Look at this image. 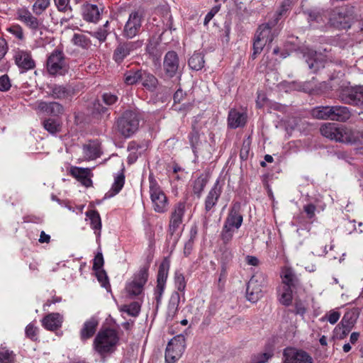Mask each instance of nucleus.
Here are the masks:
<instances>
[{"mask_svg":"<svg viewBox=\"0 0 363 363\" xmlns=\"http://www.w3.org/2000/svg\"><path fill=\"white\" fill-rule=\"evenodd\" d=\"M242 220L243 217L240 212V205L234 204L224 222L220 234L221 240L225 244L231 241L235 230L240 228Z\"/></svg>","mask_w":363,"mask_h":363,"instance_id":"1","label":"nucleus"},{"mask_svg":"<svg viewBox=\"0 0 363 363\" xmlns=\"http://www.w3.org/2000/svg\"><path fill=\"white\" fill-rule=\"evenodd\" d=\"M320 130L322 135L330 140L345 143L354 141L353 130L344 126L339 127L335 123H324Z\"/></svg>","mask_w":363,"mask_h":363,"instance_id":"2","label":"nucleus"},{"mask_svg":"<svg viewBox=\"0 0 363 363\" xmlns=\"http://www.w3.org/2000/svg\"><path fill=\"white\" fill-rule=\"evenodd\" d=\"M118 341L115 330L106 329L99 332L94 342V348L101 354L112 352Z\"/></svg>","mask_w":363,"mask_h":363,"instance_id":"3","label":"nucleus"},{"mask_svg":"<svg viewBox=\"0 0 363 363\" xmlns=\"http://www.w3.org/2000/svg\"><path fill=\"white\" fill-rule=\"evenodd\" d=\"M69 67L65 55L60 50H54L47 60V70L53 76H64L68 73Z\"/></svg>","mask_w":363,"mask_h":363,"instance_id":"4","label":"nucleus"},{"mask_svg":"<svg viewBox=\"0 0 363 363\" xmlns=\"http://www.w3.org/2000/svg\"><path fill=\"white\" fill-rule=\"evenodd\" d=\"M139 117L136 111H126L118 120V130L125 138L130 137L139 128Z\"/></svg>","mask_w":363,"mask_h":363,"instance_id":"5","label":"nucleus"},{"mask_svg":"<svg viewBox=\"0 0 363 363\" xmlns=\"http://www.w3.org/2000/svg\"><path fill=\"white\" fill-rule=\"evenodd\" d=\"M150 195L152 207L157 213H164L167 210L168 199L160 186L154 180L150 181Z\"/></svg>","mask_w":363,"mask_h":363,"instance_id":"6","label":"nucleus"},{"mask_svg":"<svg viewBox=\"0 0 363 363\" xmlns=\"http://www.w3.org/2000/svg\"><path fill=\"white\" fill-rule=\"evenodd\" d=\"M185 349V337L182 335L174 337L168 343L165 352V361L174 363L182 355Z\"/></svg>","mask_w":363,"mask_h":363,"instance_id":"7","label":"nucleus"},{"mask_svg":"<svg viewBox=\"0 0 363 363\" xmlns=\"http://www.w3.org/2000/svg\"><path fill=\"white\" fill-rule=\"evenodd\" d=\"M148 279V269L143 267L134 275L131 281L126 284L125 291L129 296L140 295Z\"/></svg>","mask_w":363,"mask_h":363,"instance_id":"8","label":"nucleus"},{"mask_svg":"<svg viewBox=\"0 0 363 363\" xmlns=\"http://www.w3.org/2000/svg\"><path fill=\"white\" fill-rule=\"evenodd\" d=\"M274 34L272 33L269 24L261 25L256 33L253 43V57L259 54L264 45L272 42Z\"/></svg>","mask_w":363,"mask_h":363,"instance_id":"9","label":"nucleus"},{"mask_svg":"<svg viewBox=\"0 0 363 363\" xmlns=\"http://www.w3.org/2000/svg\"><path fill=\"white\" fill-rule=\"evenodd\" d=\"M186 210L185 202H179L173 206L169 221V232L171 235L182 228Z\"/></svg>","mask_w":363,"mask_h":363,"instance_id":"10","label":"nucleus"},{"mask_svg":"<svg viewBox=\"0 0 363 363\" xmlns=\"http://www.w3.org/2000/svg\"><path fill=\"white\" fill-rule=\"evenodd\" d=\"M283 363H314V361L306 351L295 348H286L283 354Z\"/></svg>","mask_w":363,"mask_h":363,"instance_id":"11","label":"nucleus"},{"mask_svg":"<svg viewBox=\"0 0 363 363\" xmlns=\"http://www.w3.org/2000/svg\"><path fill=\"white\" fill-rule=\"evenodd\" d=\"M142 21L143 16L139 12L130 13L123 28V35L128 38L137 35L142 26Z\"/></svg>","mask_w":363,"mask_h":363,"instance_id":"12","label":"nucleus"},{"mask_svg":"<svg viewBox=\"0 0 363 363\" xmlns=\"http://www.w3.org/2000/svg\"><path fill=\"white\" fill-rule=\"evenodd\" d=\"M350 19L345 10L342 8H336L333 10L328 18V21L332 26L341 29L350 27Z\"/></svg>","mask_w":363,"mask_h":363,"instance_id":"13","label":"nucleus"},{"mask_svg":"<svg viewBox=\"0 0 363 363\" xmlns=\"http://www.w3.org/2000/svg\"><path fill=\"white\" fill-rule=\"evenodd\" d=\"M306 62L308 65L310 69L316 72L319 69L324 67L327 62L326 55L322 53H318L316 51L309 50L304 55Z\"/></svg>","mask_w":363,"mask_h":363,"instance_id":"14","label":"nucleus"},{"mask_svg":"<svg viewBox=\"0 0 363 363\" xmlns=\"http://www.w3.org/2000/svg\"><path fill=\"white\" fill-rule=\"evenodd\" d=\"M262 296V285L257 277L253 276L247 283L246 289L247 299L252 303H256Z\"/></svg>","mask_w":363,"mask_h":363,"instance_id":"15","label":"nucleus"},{"mask_svg":"<svg viewBox=\"0 0 363 363\" xmlns=\"http://www.w3.org/2000/svg\"><path fill=\"white\" fill-rule=\"evenodd\" d=\"M14 60L16 65L24 71L32 69L35 66V61L32 58L30 52L28 51H16L14 55Z\"/></svg>","mask_w":363,"mask_h":363,"instance_id":"16","label":"nucleus"},{"mask_svg":"<svg viewBox=\"0 0 363 363\" xmlns=\"http://www.w3.org/2000/svg\"><path fill=\"white\" fill-rule=\"evenodd\" d=\"M343 100L354 106H363V86L352 87L343 95Z\"/></svg>","mask_w":363,"mask_h":363,"instance_id":"17","label":"nucleus"},{"mask_svg":"<svg viewBox=\"0 0 363 363\" xmlns=\"http://www.w3.org/2000/svg\"><path fill=\"white\" fill-rule=\"evenodd\" d=\"M16 16L18 20L23 23L33 30H38L40 23L29 11L24 9H18L16 12Z\"/></svg>","mask_w":363,"mask_h":363,"instance_id":"18","label":"nucleus"},{"mask_svg":"<svg viewBox=\"0 0 363 363\" xmlns=\"http://www.w3.org/2000/svg\"><path fill=\"white\" fill-rule=\"evenodd\" d=\"M222 189L223 186L219 180H217L206 198L205 209L206 211H211L216 206L221 194Z\"/></svg>","mask_w":363,"mask_h":363,"instance_id":"19","label":"nucleus"},{"mask_svg":"<svg viewBox=\"0 0 363 363\" xmlns=\"http://www.w3.org/2000/svg\"><path fill=\"white\" fill-rule=\"evenodd\" d=\"M179 68V59L176 52H168L164 60V69L170 77L175 75Z\"/></svg>","mask_w":363,"mask_h":363,"instance_id":"20","label":"nucleus"},{"mask_svg":"<svg viewBox=\"0 0 363 363\" xmlns=\"http://www.w3.org/2000/svg\"><path fill=\"white\" fill-rule=\"evenodd\" d=\"M136 45H140V43L136 42L119 44L113 53L114 60L118 63L121 62L136 48Z\"/></svg>","mask_w":363,"mask_h":363,"instance_id":"21","label":"nucleus"},{"mask_svg":"<svg viewBox=\"0 0 363 363\" xmlns=\"http://www.w3.org/2000/svg\"><path fill=\"white\" fill-rule=\"evenodd\" d=\"M281 286L295 288L299 282L293 269L288 267L282 268L281 271Z\"/></svg>","mask_w":363,"mask_h":363,"instance_id":"22","label":"nucleus"},{"mask_svg":"<svg viewBox=\"0 0 363 363\" xmlns=\"http://www.w3.org/2000/svg\"><path fill=\"white\" fill-rule=\"evenodd\" d=\"M247 121V115L243 112H240L235 109L230 111L228 117V125L230 128H237L242 127Z\"/></svg>","mask_w":363,"mask_h":363,"instance_id":"23","label":"nucleus"},{"mask_svg":"<svg viewBox=\"0 0 363 363\" xmlns=\"http://www.w3.org/2000/svg\"><path fill=\"white\" fill-rule=\"evenodd\" d=\"M70 174L86 187L92 184L90 169L73 167L70 169Z\"/></svg>","mask_w":363,"mask_h":363,"instance_id":"24","label":"nucleus"},{"mask_svg":"<svg viewBox=\"0 0 363 363\" xmlns=\"http://www.w3.org/2000/svg\"><path fill=\"white\" fill-rule=\"evenodd\" d=\"M63 317L58 313H52L47 315L43 320V327L48 330H55L61 327Z\"/></svg>","mask_w":363,"mask_h":363,"instance_id":"25","label":"nucleus"},{"mask_svg":"<svg viewBox=\"0 0 363 363\" xmlns=\"http://www.w3.org/2000/svg\"><path fill=\"white\" fill-rule=\"evenodd\" d=\"M84 157L88 160H94L101 155L100 143L98 141H91L84 145L83 147Z\"/></svg>","mask_w":363,"mask_h":363,"instance_id":"26","label":"nucleus"},{"mask_svg":"<svg viewBox=\"0 0 363 363\" xmlns=\"http://www.w3.org/2000/svg\"><path fill=\"white\" fill-rule=\"evenodd\" d=\"M82 16L85 21L96 23L100 17V11L97 6L85 4L82 7Z\"/></svg>","mask_w":363,"mask_h":363,"instance_id":"27","label":"nucleus"},{"mask_svg":"<svg viewBox=\"0 0 363 363\" xmlns=\"http://www.w3.org/2000/svg\"><path fill=\"white\" fill-rule=\"evenodd\" d=\"M331 116L330 120L345 121L350 117V112L345 106H331Z\"/></svg>","mask_w":363,"mask_h":363,"instance_id":"28","label":"nucleus"},{"mask_svg":"<svg viewBox=\"0 0 363 363\" xmlns=\"http://www.w3.org/2000/svg\"><path fill=\"white\" fill-rule=\"evenodd\" d=\"M125 183V177L123 173L118 174L114 179V182L108 191L105 194L104 199H110L120 192Z\"/></svg>","mask_w":363,"mask_h":363,"instance_id":"29","label":"nucleus"},{"mask_svg":"<svg viewBox=\"0 0 363 363\" xmlns=\"http://www.w3.org/2000/svg\"><path fill=\"white\" fill-rule=\"evenodd\" d=\"M38 109L48 114L58 115L63 112V107L57 102L46 103L41 101L38 105Z\"/></svg>","mask_w":363,"mask_h":363,"instance_id":"30","label":"nucleus"},{"mask_svg":"<svg viewBox=\"0 0 363 363\" xmlns=\"http://www.w3.org/2000/svg\"><path fill=\"white\" fill-rule=\"evenodd\" d=\"M74 91L69 86L55 85L52 88L51 95L55 99H68L73 95Z\"/></svg>","mask_w":363,"mask_h":363,"instance_id":"31","label":"nucleus"},{"mask_svg":"<svg viewBox=\"0 0 363 363\" xmlns=\"http://www.w3.org/2000/svg\"><path fill=\"white\" fill-rule=\"evenodd\" d=\"M97 325L98 321L93 318L86 321L80 332L82 340L90 338L94 334Z\"/></svg>","mask_w":363,"mask_h":363,"instance_id":"32","label":"nucleus"},{"mask_svg":"<svg viewBox=\"0 0 363 363\" xmlns=\"http://www.w3.org/2000/svg\"><path fill=\"white\" fill-rule=\"evenodd\" d=\"M86 216L90 220L91 227L94 230V233L97 237H99L101 235V221L99 213L91 210L86 212Z\"/></svg>","mask_w":363,"mask_h":363,"instance_id":"33","label":"nucleus"},{"mask_svg":"<svg viewBox=\"0 0 363 363\" xmlns=\"http://www.w3.org/2000/svg\"><path fill=\"white\" fill-rule=\"evenodd\" d=\"M179 299L180 297L178 293H174L171 296L167 311V317L168 319L172 320L177 314Z\"/></svg>","mask_w":363,"mask_h":363,"instance_id":"34","label":"nucleus"},{"mask_svg":"<svg viewBox=\"0 0 363 363\" xmlns=\"http://www.w3.org/2000/svg\"><path fill=\"white\" fill-rule=\"evenodd\" d=\"M169 261L164 259L160 265L158 274H157V284L160 285H165L169 269Z\"/></svg>","mask_w":363,"mask_h":363,"instance_id":"35","label":"nucleus"},{"mask_svg":"<svg viewBox=\"0 0 363 363\" xmlns=\"http://www.w3.org/2000/svg\"><path fill=\"white\" fill-rule=\"evenodd\" d=\"M294 288L280 286L279 289V301L284 306H289L292 301V291Z\"/></svg>","mask_w":363,"mask_h":363,"instance_id":"36","label":"nucleus"},{"mask_svg":"<svg viewBox=\"0 0 363 363\" xmlns=\"http://www.w3.org/2000/svg\"><path fill=\"white\" fill-rule=\"evenodd\" d=\"M331 106H319L313 109L312 116L318 119L330 120Z\"/></svg>","mask_w":363,"mask_h":363,"instance_id":"37","label":"nucleus"},{"mask_svg":"<svg viewBox=\"0 0 363 363\" xmlns=\"http://www.w3.org/2000/svg\"><path fill=\"white\" fill-rule=\"evenodd\" d=\"M143 76L140 77L142 85L148 90H153L157 84V79L151 74L142 72Z\"/></svg>","mask_w":363,"mask_h":363,"instance_id":"38","label":"nucleus"},{"mask_svg":"<svg viewBox=\"0 0 363 363\" xmlns=\"http://www.w3.org/2000/svg\"><path fill=\"white\" fill-rule=\"evenodd\" d=\"M119 310L122 313H125L128 315L135 317L140 311V306L138 302H133L129 305H122L119 307Z\"/></svg>","mask_w":363,"mask_h":363,"instance_id":"39","label":"nucleus"},{"mask_svg":"<svg viewBox=\"0 0 363 363\" xmlns=\"http://www.w3.org/2000/svg\"><path fill=\"white\" fill-rule=\"evenodd\" d=\"M72 41L75 45L86 49L89 48L91 45V40L89 38H87L86 35L82 33H75L73 35Z\"/></svg>","mask_w":363,"mask_h":363,"instance_id":"40","label":"nucleus"},{"mask_svg":"<svg viewBox=\"0 0 363 363\" xmlns=\"http://www.w3.org/2000/svg\"><path fill=\"white\" fill-rule=\"evenodd\" d=\"M189 65L194 70H199L204 65L203 57L201 53H194L189 60Z\"/></svg>","mask_w":363,"mask_h":363,"instance_id":"41","label":"nucleus"},{"mask_svg":"<svg viewBox=\"0 0 363 363\" xmlns=\"http://www.w3.org/2000/svg\"><path fill=\"white\" fill-rule=\"evenodd\" d=\"M143 76L142 72L140 70L132 71L130 70L125 74L124 81L126 84L132 85L140 80Z\"/></svg>","mask_w":363,"mask_h":363,"instance_id":"42","label":"nucleus"},{"mask_svg":"<svg viewBox=\"0 0 363 363\" xmlns=\"http://www.w3.org/2000/svg\"><path fill=\"white\" fill-rule=\"evenodd\" d=\"M341 316V313L337 310H331L320 318L321 321H328L330 324H335Z\"/></svg>","mask_w":363,"mask_h":363,"instance_id":"43","label":"nucleus"},{"mask_svg":"<svg viewBox=\"0 0 363 363\" xmlns=\"http://www.w3.org/2000/svg\"><path fill=\"white\" fill-rule=\"evenodd\" d=\"M44 128L49 133L54 134L60 130V123L54 119H48L43 122Z\"/></svg>","mask_w":363,"mask_h":363,"instance_id":"44","label":"nucleus"},{"mask_svg":"<svg viewBox=\"0 0 363 363\" xmlns=\"http://www.w3.org/2000/svg\"><path fill=\"white\" fill-rule=\"evenodd\" d=\"M14 354L12 351L6 347L0 348V362L1 363H13Z\"/></svg>","mask_w":363,"mask_h":363,"instance_id":"45","label":"nucleus"},{"mask_svg":"<svg viewBox=\"0 0 363 363\" xmlns=\"http://www.w3.org/2000/svg\"><path fill=\"white\" fill-rule=\"evenodd\" d=\"M6 31L17 39L22 40L24 38L23 28L18 24L11 25L6 28Z\"/></svg>","mask_w":363,"mask_h":363,"instance_id":"46","label":"nucleus"},{"mask_svg":"<svg viewBox=\"0 0 363 363\" xmlns=\"http://www.w3.org/2000/svg\"><path fill=\"white\" fill-rule=\"evenodd\" d=\"M94 272L96 274V277L99 283L101 284V286L106 289L110 288V284L106 272L103 269L95 270Z\"/></svg>","mask_w":363,"mask_h":363,"instance_id":"47","label":"nucleus"},{"mask_svg":"<svg viewBox=\"0 0 363 363\" xmlns=\"http://www.w3.org/2000/svg\"><path fill=\"white\" fill-rule=\"evenodd\" d=\"M355 320L356 318L354 317V313L352 312H347L340 322V325H342V328H352Z\"/></svg>","mask_w":363,"mask_h":363,"instance_id":"48","label":"nucleus"},{"mask_svg":"<svg viewBox=\"0 0 363 363\" xmlns=\"http://www.w3.org/2000/svg\"><path fill=\"white\" fill-rule=\"evenodd\" d=\"M50 4V0H37L33 6L35 13L40 14Z\"/></svg>","mask_w":363,"mask_h":363,"instance_id":"49","label":"nucleus"},{"mask_svg":"<svg viewBox=\"0 0 363 363\" xmlns=\"http://www.w3.org/2000/svg\"><path fill=\"white\" fill-rule=\"evenodd\" d=\"M189 139L193 152L195 153L200 143L199 132L195 130H193L192 132H191V133L189 135Z\"/></svg>","mask_w":363,"mask_h":363,"instance_id":"50","label":"nucleus"},{"mask_svg":"<svg viewBox=\"0 0 363 363\" xmlns=\"http://www.w3.org/2000/svg\"><path fill=\"white\" fill-rule=\"evenodd\" d=\"M206 184V181L203 178H198L194 181L193 191L195 194L200 196L204 187Z\"/></svg>","mask_w":363,"mask_h":363,"instance_id":"51","label":"nucleus"},{"mask_svg":"<svg viewBox=\"0 0 363 363\" xmlns=\"http://www.w3.org/2000/svg\"><path fill=\"white\" fill-rule=\"evenodd\" d=\"M326 18V16L319 11H313L308 13V21L310 23H324Z\"/></svg>","mask_w":363,"mask_h":363,"instance_id":"52","label":"nucleus"},{"mask_svg":"<svg viewBox=\"0 0 363 363\" xmlns=\"http://www.w3.org/2000/svg\"><path fill=\"white\" fill-rule=\"evenodd\" d=\"M174 284L176 289L179 291H183L186 287V281L182 274L177 272L174 276Z\"/></svg>","mask_w":363,"mask_h":363,"instance_id":"53","label":"nucleus"},{"mask_svg":"<svg viewBox=\"0 0 363 363\" xmlns=\"http://www.w3.org/2000/svg\"><path fill=\"white\" fill-rule=\"evenodd\" d=\"M272 356L269 352L259 353L252 357L250 363H265Z\"/></svg>","mask_w":363,"mask_h":363,"instance_id":"54","label":"nucleus"},{"mask_svg":"<svg viewBox=\"0 0 363 363\" xmlns=\"http://www.w3.org/2000/svg\"><path fill=\"white\" fill-rule=\"evenodd\" d=\"M26 335L31 340H36L38 336V328L33 323L28 324L26 328Z\"/></svg>","mask_w":363,"mask_h":363,"instance_id":"55","label":"nucleus"},{"mask_svg":"<svg viewBox=\"0 0 363 363\" xmlns=\"http://www.w3.org/2000/svg\"><path fill=\"white\" fill-rule=\"evenodd\" d=\"M104 264V261L103 255L101 252H98L94 259L93 269L94 271L98 269H102Z\"/></svg>","mask_w":363,"mask_h":363,"instance_id":"56","label":"nucleus"},{"mask_svg":"<svg viewBox=\"0 0 363 363\" xmlns=\"http://www.w3.org/2000/svg\"><path fill=\"white\" fill-rule=\"evenodd\" d=\"M11 86L10 79L6 74L0 77V91H6Z\"/></svg>","mask_w":363,"mask_h":363,"instance_id":"57","label":"nucleus"},{"mask_svg":"<svg viewBox=\"0 0 363 363\" xmlns=\"http://www.w3.org/2000/svg\"><path fill=\"white\" fill-rule=\"evenodd\" d=\"M354 142H347V143L350 144H354L356 145L359 148L363 149V132H354Z\"/></svg>","mask_w":363,"mask_h":363,"instance_id":"58","label":"nucleus"},{"mask_svg":"<svg viewBox=\"0 0 363 363\" xmlns=\"http://www.w3.org/2000/svg\"><path fill=\"white\" fill-rule=\"evenodd\" d=\"M220 8V6L218 5L211 9V10L206 15L204 24H207L213 18V17L219 11Z\"/></svg>","mask_w":363,"mask_h":363,"instance_id":"59","label":"nucleus"},{"mask_svg":"<svg viewBox=\"0 0 363 363\" xmlns=\"http://www.w3.org/2000/svg\"><path fill=\"white\" fill-rule=\"evenodd\" d=\"M103 99L105 104L108 105H112L116 102L118 98L116 95L109 93H106L103 95Z\"/></svg>","mask_w":363,"mask_h":363,"instance_id":"60","label":"nucleus"},{"mask_svg":"<svg viewBox=\"0 0 363 363\" xmlns=\"http://www.w3.org/2000/svg\"><path fill=\"white\" fill-rule=\"evenodd\" d=\"M60 11H66L69 8V0H54Z\"/></svg>","mask_w":363,"mask_h":363,"instance_id":"61","label":"nucleus"},{"mask_svg":"<svg viewBox=\"0 0 363 363\" xmlns=\"http://www.w3.org/2000/svg\"><path fill=\"white\" fill-rule=\"evenodd\" d=\"M303 208L308 218H311L315 216V206L313 204H307Z\"/></svg>","mask_w":363,"mask_h":363,"instance_id":"62","label":"nucleus"},{"mask_svg":"<svg viewBox=\"0 0 363 363\" xmlns=\"http://www.w3.org/2000/svg\"><path fill=\"white\" fill-rule=\"evenodd\" d=\"M296 313L303 315L306 312V306L303 302L296 301L295 303Z\"/></svg>","mask_w":363,"mask_h":363,"instance_id":"63","label":"nucleus"},{"mask_svg":"<svg viewBox=\"0 0 363 363\" xmlns=\"http://www.w3.org/2000/svg\"><path fill=\"white\" fill-rule=\"evenodd\" d=\"M291 3V0H284L281 4V9L279 11V16L284 14V13L290 9Z\"/></svg>","mask_w":363,"mask_h":363,"instance_id":"64","label":"nucleus"}]
</instances>
